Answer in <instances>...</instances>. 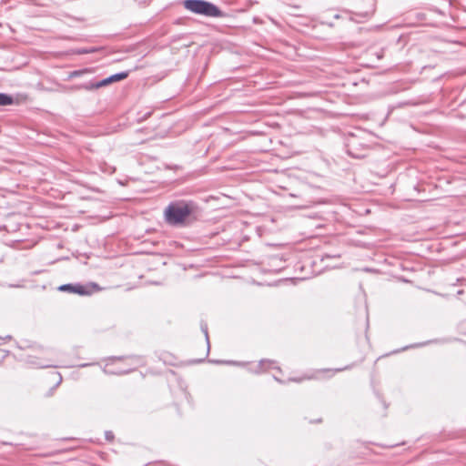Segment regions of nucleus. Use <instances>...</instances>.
Listing matches in <instances>:
<instances>
[{
    "label": "nucleus",
    "mask_w": 466,
    "mask_h": 466,
    "mask_svg": "<svg viewBox=\"0 0 466 466\" xmlns=\"http://www.w3.org/2000/svg\"><path fill=\"white\" fill-rule=\"evenodd\" d=\"M197 209L193 201L175 200L171 201L164 210V218L170 226L183 225Z\"/></svg>",
    "instance_id": "1"
},
{
    "label": "nucleus",
    "mask_w": 466,
    "mask_h": 466,
    "mask_svg": "<svg viewBox=\"0 0 466 466\" xmlns=\"http://www.w3.org/2000/svg\"><path fill=\"white\" fill-rule=\"evenodd\" d=\"M362 132L350 134L345 141L346 152L354 158H363L369 150L368 144L361 137Z\"/></svg>",
    "instance_id": "2"
},
{
    "label": "nucleus",
    "mask_w": 466,
    "mask_h": 466,
    "mask_svg": "<svg viewBox=\"0 0 466 466\" xmlns=\"http://www.w3.org/2000/svg\"><path fill=\"white\" fill-rule=\"evenodd\" d=\"M184 7L195 14L209 17H220L222 12L213 4L204 0H185Z\"/></svg>",
    "instance_id": "3"
},
{
    "label": "nucleus",
    "mask_w": 466,
    "mask_h": 466,
    "mask_svg": "<svg viewBox=\"0 0 466 466\" xmlns=\"http://www.w3.org/2000/svg\"><path fill=\"white\" fill-rule=\"evenodd\" d=\"M26 363L29 364L33 368L37 369H46V368H56L57 366L49 362L48 360H41L35 356H27L25 360Z\"/></svg>",
    "instance_id": "4"
},
{
    "label": "nucleus",
    "mask_w": 466,
    "mask_h": 466,
    "mask_svg": "<svg viewBox=\"0 0 466 466\" xmlns=\"http://www.w3.org/2000/svg\"><path fill=\"white\" fill-rule=\"evenodd\" d=\"M12 104H14L13 96H8L6 94L0 93V106H9Z\"/></svg>",
    "instance_id": "5"
},
{
    "label": "nucleus",
    "mask_w": 466,
    "mask_h": 466,
    "mask_svg": "<svg viewBox=\"0 0 466 466\" xmlns=\"http://www.w3.org/2000/svg\"><path fill=\"white\" fill-rule=\"evenodd\" d=\"M275 362L270 360H261L258 365V370H266L272 367Z\"/></svg>",
    "instance_id": "6"
},
{
    "label": "nucleus",
    "mask_w": 466,
    "mask_h": 466,
    "mask_svg": "<svg viewBox=\"0 0 466 466\" xmlns=\"http://www.w3.org/2000/svg\"><path fill=\"white\" fill-rule=\"evenodd\" d=\"M127 76H128V73L122 72V73L116 74V75L109 76V80L111 81V83L117 82V81L126 79L127 77Z\"/></svg>",
    "instance_id": "7"
},
{
    "label": "nucleus",
    "mask_w": 466,
    "mask_h": 466,
    "mask_svg": "<svg viewBox=\"0 0 466 466\" xmlns=\"http://www.w3.org/2000/svg\"><path fill=\"white\" fill-rule=\"evenodd\" d=\"M73 293H76L79 295H86V294H88V291L86 287H84L80 284H76V285H74Z\"/></svg>",
    "instance_id": "8"
},
{
    "label": "nucleus",
    "mask_w": 466,
    "mask_h": 466,
    "mask_svg": "<svg viewBox=\"0 0 466 466\" xmlns=\"http://www.w3.org/2000/svg\"><path fill=\"white\" fill-rule=\"evenodd\" d=\"M201 330L204 333L206 340H207L208 350H209V339H208V325H207V323L201 322Z\"/></svg>",
    "instance_id": "9"
},
{
    "label": "nucleus",
    "mask_w": 466,
    "mask_h": 466,
    "mask_svg": "<svg viewBox=\"0 0 466 466\" xmlns=\"http://www.w3.org/2000/svg\"><path fill=\"white\" fill-rule=\"evenodd\" d=\"M58 289L61 290V291H69V292L73 293L74 285L73 284H64V285H61L58 288Z\"/></svg>",
    "instance_id": "10"
},
{
    "label": "nucleus",
    "mask_w": 466,
    "mask_h": 466,
    "mask_svg": "<svg viewBox=\"0 0 466 466\" xmlns=\"http://www.w3.org/2000/svg\"><path fill=\"white\" fill-rule=\"evenodd\" d=\"M109 84H111V81L109 80V77H107V78L103 79L102 81L95 84L93 86V87L99 88V87L105 86L109 85Z\"/></svg>",
    "instance_id": "11"
},
{
    "label": "nucleus",
    "mask_w": 466,
    "mask_h": 466,
    "mask_svg": "<svg viewBox=\"0 0 466 466\" xmlns=\"http://www.w3.org/2000/svg\"><path fill=\"white\" fill-rule=\"evenodd\" d=\"M106 440L108 441H112L114 440V433L111 431H107L105 432Z\"/></svg>",
    "instance_id": "12"
},
{
    "label": "nucleus",
    "mask_w": 466,
    "mask_h": 466,
    "mask_svg": "<svg viewBox=\"0 0 466 466\" xmlns=\"http://www.w3.org/2000/svg\"><path fill=\"white\" fill-rule=\"evenodd\" d=\"M216 363L237 364L235 361H215Z\"/></svg>",
    "instance_id": "13"
},
{
    "label": "nucleus",
    "mask_w": 466,
    "mask_h": 466,
    "mask_svg": "<svg viewBox=\"0 0 466 466\" xmlns=\"http://www.w3.org/2000/svg\"><path fill=\"white\" fill-rule=\"evenodd\" d=\"M93 51H94V50H91V52H93ZM77 53H78V54H87V53H90V51H87V50H86V49H83V50H79Z\"/></svg>",
    "instance_id": "14"
},
{
    "label": "nucleus",
    "mask_w": 466,
    "mask_h": 466,
    "mask_svg": "<svg viewBox=\"0 0 466 466\" xmlns=\"http://www.w3.org/2000/svg\"><path fill=\"white\" fill-rule=\"evenodd\" d=\"M339 258V255H335V256H329V255H326L325 257L322 258V260H324V258Z\"/></svg>",
    "instance_id": "15"
},
{
    "label": "nucleus",
    "mask_w": 466,
    "mask_h": 466,
    "mask_svg": "<svg viewBox=\"0 0 466 466\" xmlns=\"http://www.w3.org/2000/svg\"><path fill=\"white\" fill-rule=\"evenodd\" d=\"M57 376H58V380H57V385L61 383L62 381V376L60 373H57Z\"/></svg>",
    "instance_id": "16"
},
{
    "label": "nucleus",
    "mask_w": 466,
    "mask_h": 466,
    "mask_svg": "<svg viewBox=\"0 0 466 466\" xmlns=\"http://www.w3.org/2000/svg\"><path fill=\"white\" fill-rule=\"evenodd\" d=\"M81 73L79 71H75L72 73V76H79Z\"/></svg>",
    "instance_id": "17"
},
{
    "label": "nucleus",
    "mask_w": 466,
    "mask_h": 466,
    "mask_svg": "<svg viewBox=\"0 0 466 466\" xmlns=\"http://www.w3.org/2000/svg\"><path fill=\"white\" fill-rule=\"evenodd\" d=\"M290 380H292V381H297V382L301 381V380H300V379H290Z\"/></svg>",
    "instance_id": "18"
},
{
    "label": "nucleus",
    "mask_w": 466,
    "mask_h": 466,
    "mask_svg": "<svg viewBox=\"0 0 466 466\" xmlns=\"http://www.w3.org/2000/svg\"><path fill=\"white\" fill-rule=\"evenodd\" d=\"M88 364H81L80 367H86Z\"/></svg>",
    "instance_id": "19"
},
{
    "label": "nucleus",
    "mask_w": 466,
    "mask_h": 466,
    "mask_svg": "<svg viewBox=\"0 0 466 466\" xmlns=\"http://www.w3.org/2000/svg\"><path fill=\"white\" fill-rule=\"evenodd\" d=\"M115 131H116L115 129L114 130H109V131H107V133H112V132H115Z\"/></svg>",
    "instance_id": "20"
}]
</instances>
